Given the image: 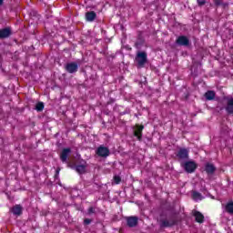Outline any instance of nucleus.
Instances as JSON below:
<instances>
[{
  "label": "nucleus",
  "instance_id": "nucleus-2",
  "mask_svg": "<svg viewBox=\"0 0 233 233\" xmlns=\"http://www.w3.org/2000/svg\"><path fill=\"white\" fill-rule=\"evenodd\" d=\"M87 167H88V164H86V161L81 160L80 163L76 166V170L78 174H86Z\"/></svg>",
  "mask_w": 233,
  "mask_h": 233
},
{
  "label": "nucleus",
  "instance_id": "nucleus-12",
  "mask_svg": "<svg viewBox=\"0 0 233 233\" xmlns=\"http://www.w3.org/2000/svg\"><path fill=\"white\" fill-rule=\"evenodd\" d=\"M225 110L227 114H229V115L233 114V98L228 99Z\"/></svg>",
  "mask_w": 233,
  "mask_h": 233
},
{
  "label": "nucleus",
  "instance_id": "nucleus-16",
  "mask_svg": "<svg viewBox=\"0 0 233 233\" xmlns=\"http://www.w3.org/2000/svg\"><path fill=\"white\" fill-rule=\"evenodd\" d=\"M204 96H205V97H206V99L208 101H212L216 97V92H214V91H208V92L205 93Z\"/></svg>",
  "mask_w": 233,
  "mask_h": 233
},
{
  "label": "nucleus",
  "instance_id": "nucleus-11",
  "mask_svg": "<svg viewBox=\"0 0 233 233\" xmlns=\"http://www.w3.org/2000/svg\"><path fill=\"white\" fill-rule=\"evenodd\" d=\"M12 31L10 28H4L0 30V39H6V37H10Z\"/></svg>",
  "mask_w": 233,
  "mask_h": 233
},
{
  "label": "nucleus",
  "instance_id": "nucleus-14",
  "mask_svg": "<svg viewBox=\"0 0 233 233\" xmlns=\"http://www.w3.org/2000/svg\"><path fill=\"white\" fill-rule=\"evenodd\" d=\"M96 17H97V15L94 11H90V12L86 13V19L89 23H92V21H95Z\"/></svg>",
  "mask_w": 233,
  "mask_h": 233
},
{
  "label": "nucleus",
  "instance_id": "nucleus-25",
  "mask_svg": "<svg viewBox=\"0 0 233 233\" xmlns=\"http://www.w3.org/2000/svg\"><path fill=\"white\" fill-rule=\"evenodd\" d=\"M94 211H95L94 208H89L88 209L89 214H94Z\"/></svg>",
  "mask_w": 233,
  "mask_h": 233
},
{
  "label": "nucleus",
  "instance_id": "nucleus-5",
  "mask_svg": "<svg viewBox=\"0 0 233 233\" xmlns=\"http://www.w3.org/2000/svg\"><path fill=\"white\" fill-rule=\"evenodd\" d=\"M126 221L128 227L134 228L137 227V221H139V218L137 217H127Z\"/></svg>",
  "mask_w": 233,
  "mask_h": 233
},
{
  "label": "nucleus",
  "instance_id": "nucleus-19",
  "mask_svg": "<svg viewBox=\"0 0 233 233\" xmlns=\"http://www.w3.org/2000/svg\"><path fill=\"white\" fill-rule=\"evenodd\" d=\"M175 223V220H163L161 227H173Z\"/></svg>",
  "mask_w": 233,
  "mask_h": 233
},
{
  "label": "nucleus",
  "instance_id": "nucleus-3",
  "mask_svg": "<svg viewBox=\"0 0 233 233\" xmlns=\"http://www.w3.org/2000/svg\"><path fill=\"white\" fill-rule=\"evenodd\" d=\"M96 154L100 157H108L110 156V150L106 147L100 146L96 150Z\"/></svg>",
  "mask_w": 233,
  "mask_h": 233
},
{
  "label": "nucleus",
  "instance_id": "nucleus-23",
  "mask_svg": "<svg viewBox=\"0 0 233 233\" xmlns=\"http://www.w3.org/2000/svg\"><path fill=\"white\" fill-rule=\"evenodd\" d=\"M207 3V0H198V6H203Z\"/></svg>",
  "mask_w": 233,
  "mask_h": 233
},
{
  "label": "nucleus",
  "instance_id": "nucleus-22",
  "mask_svg": "<svg viewBox=\"0 0 233 233\" xmlns=\"http://www.w3.org/2000/svg\"><path fill=\"white\" fill-rule=\"evenodd\" d=\"M114 181H115L116 185H119V183H121V177L115 176L114 177Z\"/></svg>",
  "mask_w": 233,
  "mask_h": 233
},
{
  "label": "nucleus",
  "instance_id": "nucleus-6",
  "mask_svg": "<svg viewBox=\"0 0 233 233\" xmlns=\"http://www.w3.org/2000/svg\"><path fill=\"white\" fill-rule=\"evenodd\" d=\"M77 68L78 66H77V64H76V62L68 63L66 66V70L69 74H75V72H77Z\"/></svg>",
  "mask_w": 233,
  "mask_h": 233
},
{
  "label": "nucleus",
  "instance_id": "nucleus-18",
  "mask_svg": "<svg viewBox=\"0 0 233 233\" xmlns=\"http://www.w3.org/2000/svg\"><path fill=\"white\" fill-rule=\"evenodd\" d=\"M225 210L226 212H228V214H233V202H228L226 206H225Z\"/></svg>",
  "mask_w": 233,
  "mask_h": 233
},
{
  "label": "nucleus",
  "instance_id": "nucleus-17",
  "mask_svg": "<svg viewBox=\"0 0 233 233\" xmlns=\"http://www.w3.org/2000/svg\"><path fill=\"white\" fill-rule=\"evenodd\" d=\"M207 174H214V172H216V167H214L212 164L208 163L206 165V168H205Z\"/></svg>",
  "mask_w": 233,
  "mask_h": 233
},
{
  "label": "nucleus",
  "instance_id": "nucleus-21",
  "mask_svg": "<svg viewBox=\"0 0 233 233\" xmlns=\"http://www.w3.org/2000/svg\"><path fill=\"white\" fill-rule=\"evenodd\" d=\"M43 108H45V104H43V102H39L38 104H36L35 109L38 112H41L43 110Z\"/></svg>",
  "mask_w": 233,
  "mask_h": 233
},
{
  "label": "nucleus",
  "instance_id": "nucleus-1",
  "mask_svg": "<svg viewBox=\"0 0 233 233\" xmlns=\"http://www.w3.org/2000/svg\"><path fill=\"white\" fill-rule=\"evenodd\" d=\"M136 61L141 68L147 65V57L145 52H138L136 56Z\"/></svg>",
  "mask_w": 233,
  "mask_h": 233
},
{
  "label": "nucleus",
  "instance_id": "nucleus-20",
  "mask_svg": "<svg viewBox=\"0 0 233 233\" xmlns=\"http://www.w3.org/2000/svg\"><path fill=\"white\" fill-rule=\"evenodd\" d=\"M192 198H193V199H195V201H199L202 199L201 193H199L198 191L193 192Z\"/></svg>",
  "mask_w": 233,
  "mask_h": 233
},
{
  "label": "nucleus",
  "instance_id": "nucleus-8",
  "mask_svg": "<svg viewBox=\"0 0 233 233\" xmlns=\"http://www.w3.org/2000/svg\"><path fill=\"white\" fill-rule=\"evenodd\" d=\"M188 43H190V41L185 35L178 36L177 39V45H180L181 46H188Z\"/></svg>",
  "mask_w": 233,
  "mask_h": 233
},
{
  "label": "nucleus",
  "instance_id": "nucleus-15",
  "mask_svg": "<svg viewBox=\"0 0 233 233\" xmlns=\"http://www.w3.org/2000/svg\"><path fill=\"white\" fill-rule=\"evenodd\" d=\"M12 212L15 216H21L23 214V207L21 205H15L13 207Z\"/></svg>",
  "mask_w": 233,
  "mask_h": 233
},
{
  "label": "nucleus",
  "instance_id": "nucleus-10",
  "mask_svg": "<svg viewBox=\"0 0 233 233\" xmlns=\"http://www.w3.org/2000/svg\"><path fill=\"white\" fill-rule=\"evenodd\" d=\"M143 128H145V127H143V126H137V127H136V129H135V131H134V136H135L136 137H137V139H138L139 141H141V137H142V136H143Z\"/></svg>",
  "mask_w": 233,
  "mask_h": 233
},
{
  "label": "nucleus",
  "instance_id": "nucleus-27",
  "mask_svg": "<svg viewBox=\"0 0 233 233\" xmlns=\"http://www.w3.org/2000/svg\"><path fill=\"white\" fill-rule=\"evenodd\" d=\"M1 5H3V0H0V6H1Z\"/></svg>",
  "mask_w": 233,
  "mask_h": 233
},
{
  "label": "nucleus",
  "instance_id": "nucleus-24",
  "mask_svg": "<svg viewBox=\"0 0 233 233\" xmlns=\"http://www.w3.org/2000/svg\"><path fill=\"white\" fill-rule=\"evenodd\" d=\"M215 5L217 6H221V5H223V0H215Z\"/></svg>",
  "mask_w": 233,
  "mask_h": 233
},
{
  "label": "nucleus",
  "instance_id": "nucleus-7",
  "mask_svg": "<svg viewBox=\"0 0 233 233\" xmlns=\"http://www.w3.org/2000/svg\"><path fill=\"white\" fill-rule=\"evenodd\" d=\"M72 150L70 148H64L60 154V159L63 163H66V159H68V156L70 155Z\"/></svg>",
  "mask_w": 233,
  "mask_h": 233
},
{
  "label": "nucleus",
  "instance_id": "nucleus-26",
  "mask_svg": "<svg viewBox=\"0 0 233 233\" xmlns=\"http://www.w3.org/2000/svg\"><path fill=\"white\" fill-rule=\"evenodd\" d=\"M85 223H86V225H89V223H90V219H85Z\"/></svg>",
  "mask_w": 233,
  "mask_h": 233
},
{
  "label": "nucleus",
  "instance_id": "nucleus-4",
  "mask_svg": "<svg viewBox=\"0 0 233 233\" xmlns=\"http://www.w3.org/2000/svg\"><path fill=\"white\" fill-rule=\"evenodd\" d=\"M184 168L186 172H188V174H192V172H194V170L198 168V165H196L193 161H188L185 163Z\"/></svg>",
  "mask_w": 233,
  "mask_h": 233
},
{
  "label": "nucleus",
  "instance_id": "nucleus-13",
  "mask_svg": "<svg viewBox=\"0 0 233 233\" xmlns=\"http://www.w3.org/2000/svg\"><path fill=\"white\" fill-rule=\"evenodd\" d=\"M193 216L197 223H203L205 221V216H203L199 211H193Z\"/></svg>",
  "mask_w": 233,
  "mask_h": 233
},
{
  "label": "nucleus",
  "instance_id": "nucleus-9",
  "mask_svg": "<svg viewBox=\"0 0 233 233\" xmlns=\"http://www.w3.org/2000/svg\"><path fill=\"white\" fill-rule=\"evenodd\" d=\"M177 157L179 159H187L188 158V151L187 148H181L178 150L177 154Z\"/></svg>",
  "mask_w": 233,
  "mask_h": 233
}]
</instances>
